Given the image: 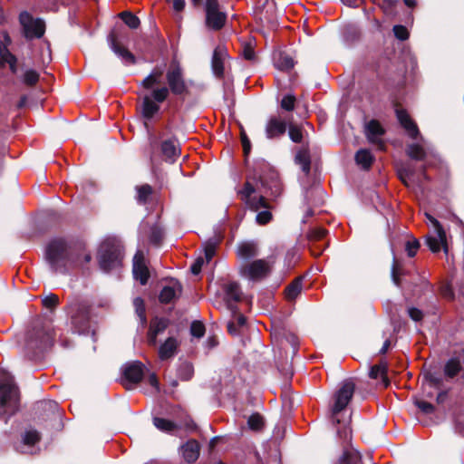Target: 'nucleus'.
I'll list each match as a JSON object with an SVG mask.
<instances>
[{
    "label": "nucleus",
    "mask_w": 464,
    "mask_h": 464,
    "mask_svg": "<svg viewBox=\"0 0 464 464\" xmlns=\"http://www.w3.org/2000/svg\"><path fill=\"white\" fill-rule=\"evenodd\" d=\"M283 192L278 172L266 160L256 161L252 175L237 188L238 198L245 203H267Z\"/></svg>",
    "instance_id": "nucleus-1"
},
{
    "label": "nucleus",
    "mask_w": 464,
    "mask_h": 464,
    "mask_svg": "<svg viewBox=\"0 0 464 464\" xmlns=\"http://www.w3.org/2000/svg\"><path fill=\"white\" fill-rule=\"evenodd\" d=\"M46 259L54 272L64 274L88 264L92 256L82 242L54 238L46 247Z\"/></svg>",
    "instance_id": "nucleus-2"
},
{
    "label": "nucleus",
    "mask_w": 464,
    "mask_h": 464,
    "mask_svg": "<svg viewBox=\"0 0 464 464\" xmlns=\"http://www.w3.org/2000/svg\"><path fill=\"white\" fill-rule=\"evenodd\" d=\"M355 385L350 381H344L334 395V403L331 408L333 421L342 425L337 430L340 438L347 440L351 438V415H345V410L354 393Z\"/></svg>",
    "instance_id": "nucleus-3"
},
{
    "label": "nucleus",
    "mask_w": 464,
    "mask_h": 464,
    "mask_svg": "<svg viewBox=\"0 0 464 464\" xmlns=\"http://www.w3.org/2000/svg\"><path fill=\"white\" fill-rule=\"evenodd\" d=\"M72 330L79 334H95L93 323L90 315V305L84 300L72 299L67 305Z\"/></svg>",
    "instance_id": "nucleus-4"
},
{
    "label": "nucleus",
    "mask_w": 464,
    "mask_h": 464,
    "mask_svg": "<svg viewBox=\"0 0 464 464\" xmlns=\"http://www.w3.org/2000/svg\"><path fill=\"white\" fill-rule=\"evenodd\" d=\"M19 391L9 372L0 369V419L13 415L18 409Z\"/></svg>",
    "instance_id": "nucleus-5"
},
{
    "label": "nucleus",
    "mask_w": 464,
    "mask_h": 464,
    "mask_svg": "<svg viewBox=\"0 0 464 464\" xmlns=\"http://www.w3.org/2000/svg\"><path fill=\"white\" fill-rule=\"evenodd\" d=\"M123 256L121 242L114 237H107L99 247V266L104 272L116 269L121 266Z\"/></svg>",
    "instance_id": "nucleus-6"
},
{
    "label": "nucleus",
    "mask_w": 464,
    "mask_h": 464,
    "mask_svg": "<svg viewBox=\"0 0 464 464\" xmlns=\"http://www.w3.org/2000/svg\"><path fill=\"white\" fill-rule=\"evenodd\" d=\"M53 344V336L41 323H36L24 336V349L28 356L34 357Z\"/></svg>",
    "instance_id": "nucleus-7"
},
{
    "label": "nucleus",
    "mask_w": 464,
    "mask_h": 464,
    "mask_svg": "<svg viewBox=\"0 0 464 464\" xmlns=\"http://www.w3.org/2000/svg\"><path fill=\"white\" fill-rule=\"evenodd\" d=\"M424 215L427 218V225L430 227V232L426 236L427 246L433 253L443 249V251L447 254L449 249L445 230L440 222L429 212L425 211Z\"/></svg>",
    "instance_id": "nucleus-8"
},
{
    "label": "nucleus",
    "mask_w": 464,
    "mask_h": 464,
    "mask_svg": "<svg viewBox=\"0 0 464 464\" xmlns=\"http://www.w3.org/2000/svg\"><path fill=\"white\" fill-rule=\"evenodd\" d=\"M168 82L169 93L172 92L175 95H185L188 92L186 84L183 70L178 63H172L166 73Z\"/></svg>",
    "instance_id": "nucleus-9"
},
{
    "label": "nucleus",
    "mask_w": 464,
    "mask_h": 464,
    "mask_svg": "<svg viewBox=\"0 0 464 464\" xmlns=\"http://www.w3.org/2000/svg\"><path fill=\"white\" fill-rule=\"evenodd\" d=\"M169 97V89L166 86L156 88L151 96H145L142 102V114L146 119H151L160 110L158 103H161Z\"/></svg>",
    "instance_id": "nucleus-10"
},
{
    "label": "nucleus",
    "mask_w": 464,
    "mask_h": 464,
    "mask_svg": "<svg viewBox=\"0 0 464 464\" xmlns=\"http://www.w3.org/2000/svg\"><path fill=\"white\" fill-rule=\"evenodd\" d=\"M239 272L243 277L249 280H260L269 274L270 263L265 259H256L241 265Z\"/></svg>",
    "instance_id": "nucleus-11"
},
{
    "label": "nucleus",
    "mask_w": 464,
    "mask_h": 464,
    "mask_svg": "<svg viewBox=\"0 0 464 464\" xmlns=\"http://www.w3.org/2000/svg\"><path fill=\"white\" fill-rule=\"evenodd\" d=\"M19 20L27 39L40 38L44 35L45 24L42 19H34L29 13L24 12L20 14Z\"/></svg>",
    "instance_id": "nucleus-12"
},
{
    "label": "nucleus",
    "mask_w": 464,
    "mask_h": 464,
    "mask_svg": "<svg viewBox=\"0 0 464 464\" xmlns=\"http://www.w3.org/2000/svg\"><path fill=\"white\" fill-rule=\"evenodd\" d=\"M400 179L408 188L422 189L423 181L427 179L424 170L416 172L411 164H406L398 169Z\"/></svg>",
    "instance_id": "nucleus-13"
},
{
    "label": "nucleus",
    "mask_w": 464,
    "mask_h": 464,
    "mask_svg": "<svg viewBox=\"0 0 464 464\" xmlns=\"http://www.w3.org/2000/svg\"><path fill=\"white\" fill-rule=\"evenodd\" d=\"M206 24L213 30H219L226 22V14L219 11L218 0H205Z\"/></svg>",
    "instance_id": "nucleus-14"
},
{
    "label": "nucleus",
    "mask_w": 464,
    "mask_h": 464,
    "mask_svg": "<svg viewBox=\"0 0 464 464\" xmlns=\"http://www.w3.org/2000/svg\"><path fill=\"white\" fill-rule=\"evenodd\" d=\"M122 384L127 390H130L139 383L144 374V365L140 362L127 363L122 369Z\"/></svg>",
    "instance_id": "nucleus-15"
},
{
    "label": "nucleus",
    "mask_w": 464,
    "mask_h": 464,
    "mask_svg": "<svg viewBox=\"0 0 464 464\" xmlns=\"http://www.w3.org/2000/svg\"><path fill=\"white\" fill-rule=\"evenodd\" d=\"M40 435L35 430H28L22 437L16 450L23 454H35L39 450Z\"/></svg>",
    "instance_id": "nucleus-16"
},
{
    "label": "nucleus",
    "mask_w": 464,
    "mask_h": 464,
    "mask_svg": "<svg viewBox=\"0 0 464 464\" xmlns=\"http://www.w3.org/2000/svg\"><path fill=\"white\" fill-rule=\"evenodd\" d=\"M365 134L371 143L376 145L381 150H384L385 144L382 138L384 134V130L379 121L375 120L370 121L365 126Z\"/></svg>",
    "instance_id": "nucleus-17"
},
{
    "label": "nucleus",
    "mask_w": 464,
    "mask_h": 464,
    "mask_svg": "<svg viewBox=\"0 0 464 464\" xmlns=\"http://www.w3.org/2000/svg\"><path fill=\"white\" fill-rule=\"evenodd\" d=\"M133 276L141 285H146L150 277V272L145 263L143 251L138 250L133 257Z\"/></svg>",
    "instance_id": "nucleus-18"
},
{
    "label": "nucleus",
    "mask_w": 464,
    "mask_h": 464,
    "mask_svg": "<svg viewBox=\"0 0 464 464\" xmlns=\"http://www.w3.org/2000/svg\"><path fill=\"white\" fill-rule=\"evenodd\" d=\"M227 57V51L225 46L218 45L215 48L211 60V68L216 77H223L225 71V62Z\"/></svg>",
    "instance_id": "nucleus-19"
},
{
    "label": "nucleus",
    "mask_w": 464,
    "mask_h": 464,
    "mask_svg": "<svg viewBox=\"0 0 464 464\" xmlns=\"http://www.w3.org/2000/svg\"><path fill=\"white\" fill-rule=\"evenodd\" d=\"M108 43L111 51L121 59L122 63L125 64H133L135 63V56L119 43L113 33L108 35Z\"/></svg>",
    "instance_id": "nucleus-20"
},
{
    "label": "nucleus",
    "mask_w": 464,
    "mask_h": 464,
    "mask_svg": "<svg viewBox=\"0 0 464 464\" xmlns=\"http://www.w3.org/2000/svg\"><path fill=\"white\" fill-rule=\"evenodd\" d=\"M182 291V286L178 280L171 279L160 291L159 299L160 303L169 304L177 299Z\"/></svg>",
    "instance_id": "nucleus-21"
},
{
    "label": "nucleus",
    "mask_w": 464,
    "mask_h": 464,
    "mask_svg": "<svg viewBox=\"0 0 464 464\" xmlns=\"http://www.w3.org/2000/svg\"><path fill=\"white\" fill-rule=\"evenodd\" d=\"M286 122L278 116H272L266 125V136L267 139L278 138L285 134Z\"/></svg>",
    "instance_id": "nucleus-22"
},
{
    "label": "nucleus",
    "mask_w": 464,
    "mask_h": 464,
    "mask_svg": "<svg viewBox=\"0 0 464 464\" xmlns=\"http://www.w3.org/2000/svg\"><path fill=\"white\" fill-rule=\"evenodd\" d=\"M258 245L256 241H242L237 246V256L243 260H248L258 256Z\"/></svg>",
    "instance_id": "nucleus-23"
},
{
    "label": "nucleus",
    "mask_w": 464,
    "mask_h": 464,
    "mask_svg": "<svg viewBox=\"0 0 464 464\" xmlns=\"http://www.w3.org/2000/svg\"><path fill=\"white\" fill-rule=\"evenodd\" d=\"M396 116L401 125L405 129L408 135L411 139H417L419 136V130L417 125L411 121L406 111L402 109H396Z\"/></svg>",
    "instance_id": "nucleus-24"
},
{
    "label": "nucleus",
    "mask_w": 464,
    "mask_h": 464,
    "mask_svg": "<svg viewBox=\"0 0 464 464\" xmlns=\"http://www.w3.org/2000/svg\"><path fill=\"white\" fill-rule=\"evenodd\" d=\"M168 326V322L163 318L151 320L148 332V343L151 346L157 344V336L162 334Z\"/></svg>",
    "instance_id": "nucleus-25"
},
{
    "label": "nucleus",
    "mask_w": 464,
    "mask_h": 464,
    "mask_svg": "<svg viewBox=\"0 0 464 464\" xmlns=\"http://www.w3.org/2000/svg\"><path fill=\"white\" fill-rule=\"evenodd\" d=\"M199 450V444L195 440H190L180 447V453L188 463H193L198 459Z\"/></svg>",
    "instance_id": "nucleus-26"
},
{
    "label": "nucleus",
    "mask_w": 464,
    "mask_h": 464,
    "mask_svg": "<svg viewBox=\"0 0 464 464\" xmlns=\"http://www.w3.org/2000/svg\"><path fill=\"white\" fill-rule=\"evenodd\" d=\"M178 341L174 337H169L159 348L160 360H168L173 357L177 352Z\"/></svg>",
    "instance_id": "nucleus-27"
},
{
    "label": "nucleus",
    "mask_w": 464,
    "mask_h": 464,
    "mask_svg": "<svg viewBox=\"0 0 464 464\" xmlns=\"http://www.w3.org/2000/svg\"><path fill=\"white\" fill-rule=\"evenodd\" d=\"M226 300L230 310L234 311L231 302H238L242 297V291L239 285L236 282L228 283L225 287Z\"/></svg>",
    "instance_id": "nucleus-28"
},
{
    "label": "nucleus",
    "mask_w": 464,
    "mask_h": 464,
    "mask_svg": "<svg viewBox=\"0 0 464 464\" xmlns=\"http://www.w3.org/2000/svg\"><path fill=\"white\" fill-rule=\"evenodd\" d=\"M161 152L166 160L173 162L179 156V150L175 140H167L161 143Z\"/></svg>",
    "instance_id": "nucleus-29"
},
{
    "label": "nucleus",
    "mask_w": 464,
    "mask_h": 464,
    "mask_svg": "<svg viewBox=\"0 0 464 464\" xmlns=\"http://www.w3.org/2000/svg\"><path fill=\"white\" fill-rule=\"evenodd\" d=\"M355 162L364 169H368L372 162L373 156L369 150L361 149L355 154Z\"/></svg>",
    "instance_id": "nucleus-30"
},
{
    "label": "nucleus",
    "mask_w": 464,
    "mask_h": 464,
    "mask_svg": "<svg viewBox=\"0 0 464 464\" xmlns=\"http://www.w3.org/2000/svg\"><path fill=\"white\" fill-rule=\"evenodd\" d=\"M221 241V236L214 237L209 238L207 242L204 243V255L206 262H210L213 256L216 254V249Z\"/></svg>",
    "instance_id": "nucleus-31"
},
{
    "label": "nucleus",
    "mask_w": 464,
    "mask_h": 464,
    "mask_svg": "<svg viewBox=\"0 0 464 464\" xmlns=\"http://www.w3.org/2000/svg\"><path fill=\"white\" fill-rule=\"evenodd\" d=\"M161 77L162 70L156 68L141 82V85L145 89H151L154 85L160 83Z\"/></svg>",
    "instance_id": "nucleus-32"
},
{
    "label": "nucleus",
    "mask_w": 464,
    "mask_h": 464,
    "mask_svg": "<svg viewBox=\"0 0 464 464\" xmlns=\"http://www.w3.org/2000/svg\"><path fill=\"white\" fill-rule=\"evenodd\" d=\"M275 64L279 70L287 71L295 66V62L287 53H280L278 57L276 58Z\"/></svg>",
    "instance_id": "nucleus-33"
},
{
    "label": "nucleus",
    "mask_w": 464,
    "mask_h": 464,
    "mask_svg": "<svg viewBox=\"0 0 464 464\" xmlns=\"http://www.w3.org/2000/svg\"><path fill=\"white\" fill-rule=\"evenodd\" d=\"M295 161L297 164H299L301 166L302 170L305 174L309 173L311 161H310L309 151L306 149L301 150L297 152V154L295 156Z\"/></svg>",
    "instance_id": "nucleus-34"
},
{
    "label": "nucleus",
    "mask_w": 464,
    "mask_h": 464,
    "mask_svg": "<svg viewBox=\"0 0 464 464\" xmlns=\"http://www.w3.org/2000/svg\"><path fill=\"white\" fill-rule=\"evenodd\" d=\"M462 370L460 362L459 359L452 358L448 361L445 365L444 372L449 378H453Z\"/></svg>",
    "instance_id": "nucleus-35"
},
{
    "label": "nucleus",
    "mask_w": 464,
    "mask_h": 464,
    "mask_svg": "<svg viewBox=\"0 0 464 464\" xmlns=\"http://www.w3.org/2000/svg\"><path fill=\"white\" fill-rule=\"evenodd\" d=\"M302 291V279L296 278L285 288V296L288 300H294Z\"/></svg>",
    "instance_id": "nucleus-36"
},
{
    "label": "nucleus",
    "mask_w": 464,
    "mask_h": 464,
    "mask_svg": "<svg viewBox=\"0 0 464 464\" xmlns=\"http://www.w3.org/2000/svg\"><path fill=\"white\" fill-rule=\"evenodd\" d=\"M341 464H362L361 455L356 450H346L340 459Z\"/></svg>",
    "instance_id": "nucleus-37"
},
{
    "label": "nucleus",
    "mask_w": 464,
    "mask_h": 464,
    "mask_svg": "<svg viewBox=\"0 0 464 464\" xmlns=\"http://www.w3.org/2000/svg\"><path fill=\"white\" fill-rule=\"evenodd\" d=\"M407 154L413 160H420L426 156L424 148L420 144H411L407 148Z\"/></svg>",
    "instance_id": "nucleus-38"
},
{
    "label": "nucleus",
    "mask_w": 464,
    "mask_h": 464,
    "mask_svg": "<svg viewBox=\"0 0 464 464\" xmlns=\"http://www.w3.org/2000/svg\"><path fill=\"white\" fill-rule=\"evenodd\" d=\"M120 17L124 22V24L128 25L130 29H137L140 24V21L138 18V16H136L130 12H122L120 14Z\"/></svg>",
    "instance_id": "nucleus-39"
},
{
    "label": "nucleus",
    "mask_w": 464,
    "mask_h": 464,
    "mask_svg": "<svg viewBox=\"0 0 464 464\" xmlns=\"http://www.w3.org/2000/svg\"><path fill=\"white\" fill-rule=\"evenodd\" d=\"M133 305L135 307L136 314L140 318L141 325H145L147 323V318L145 314L144 301L140 297H136L133 300Z\"/></svg>",
    "instance_id": "nucleus-40"
},
{
    "label": "nucleus",
    "mask_w": 464,
    "mask_h": 464,
    "mask_svg": "<svg viewBox=\"0 0 464 464\" xmlns=\"http://www.w3.org/2000/svg\"><path fill=\"white\" fill-rule=\"evenodd\" d=\"M137 191V199L139 201H147L150 198V196L152 194L153 189L151 186L148 184H144L141 186L136 187Z\"/></svg>",
    "instance_id": "nucleus-41"
},
{
    "label": "nucleus",
    "mask_w": 464,
    "mask_h": 464,
    "mask_svg": "<svg viewBox=\"0 0 464 464\" xmlns=\"http://www.w3.org/2000/svg\"><path fill=\"white\" fill-rule=\"evenodd\" d=\"M193 375V367L188 362H183L180 364L178 370V376L182 381H188Z\"/></svg>",
    "instance_id": "nucleus-42"
},
{
    "label": "nucleus",
    "mask_w": 464,
    "mask_h": 464,
    "mask_svg": "<svg viewBox=\"0 0 464 464\" xmlns=\"http://www.w3.org/2000/svg\"><path fill=\"white\" fill-rule=\"evenodd\" d=\"M153 423L157 429L162 431H171L175 428V424L163 418H154Z\"/></svg>",
    "instance_id": "nucleus-43"
},
{
    "label": "nucleus",
    "mask_w": 464,
    "mask_h": 464,
    "mask_svg": "<svg viewBox=\"0 0 464 464\" xmlns=\"http://www.w3.org/2000/svg\"><path fill=\"white\" fill-rule=\"evenodd\" d=\"M39 81V73L34 70H26L23 75L24 83L33 86Z\"/></svg>",
    "instance_id": "nucleus-44"
},
{
    "label": "nucleus",
    "mask_w": 464,
    "mask_h": 464,
    "mask_svg": "<svg viewBox=\"0 0 464 464\" xmlns=\"http://www.w3.org/2000/svg\"><path fill=\"white\" fill-rule=\"evenodd\" d=\"M247 424L251 430H259L264 425L263 417L259 414H252L248 418Z\"/></svg>",
    "instance_id": "nucleus-45"
},
{
    "label": "nucleus",
    "mask_w": 464,
    "mask_h": 464,
    "mask_svg": "<svg viewBox=\"0 0 464 464\" xmlns=\"http://www.w3.org/2000/svg\"><path fill=\"white\" fill-rule=\"evenodd\" d=\"M288 134L292 141L300 143L303 140V133L300 127L290 125L288 128Z\"/></svg>",
    "instance_id": "nucleus-46"
},
{
    "label": "nucleus",
    "mask_w": 464,
    "mask_h": 464,
    "mask_svg": "<svg viewBox=\"0 0 464 464\" xmlns=\"http://www.w3.org/2000/svg\"><path fill=\"white\" fill-rule=\"evenodd\" d=\"M13 61H16L15 55H14L4 44H0V62L2 63H8Z\"/></svg>",
    "instance_id": "nucleus-47"
},
{
    "label": "nucleus",
    "mask_w": 464,
    "mask_h": 464,
    "mask_svg": "<svg viewBox=\"0 0 464 464\" xmlns=\"http://www.w3.org/2000/svg\"><path fill=\"white\" fill-rule=\"evenodd\" d=\"M52 56H51V49L48 43H44L42 45V52L39 58V62L42 64H47L51 62Z\"/></svg>",
    "instance_id": "nucleus-48"
},
{
    "label": "nucleus",
    "mask_w": 464,
    "mask_h": 464,
    "mask_svg": "<svg viewBox=\"0 0 464 464\" xmlns=\"http://www.w3.org/2000/svg\"><path fill=\"white\" fill-rule=\"evenodd\" d=\"M407 314L409 317L416 323L421 322L424 316L423 312L420 309L414 306H409L407 308Z\"/></svg>",
    "instance_id": "nucleus-49"
},
{
    "label": "nucleus",
    "mask_w": 464,
    "mask_h": 464,
    "mask_svg": "<svg viewBox=\"0 0 464 464\" xmlns=\"http://www.w3.org/2000/svg\"><path fill=\"white\" fill-rule=\"evenodd\" d=\"M295 97L292 94L285 95L281 101L282 109L291 111L295 109Z\"/></svg>",
    "instance_id": "nucleus-50"
},
{
    "label": "nucleus",
    "mask_w": 464,
    "mask_h": 464,
    "mask_svg": "<svg viewBox=\"0 0 464 464\" xmlns=\"http://www.w3.org/2000/svg\"><path fill=\"white\" fill-rule=\"evenodd\" d=\"M163 236V230L158 227H154L151 228L150 240L152 244L159 245L161 242Z\"/></svg>",
    "instance_id": "nucleus-51"
},
{
    "label": "nucleus",
    "mask_w": 464,
    "mask_h": 464,
    "mask_svg": "<svg viewBox=\"0 0 464 464\" xmlns=\"http://www.w3.org/2000/svg\"><path fill=\"white\" fill-rule=\"evenodd\" d=\"M392 31L394 33L395 37L401 41L407 40L409 37V32L407 28L403 25H394Z\"/></svg>",
    "instance_id": "nucleus-52"
},
{
    "label": "nucleus",
    "mask_w": 464,
    "mask_h": 464,
    "mask_svg": "<svg viewBox=\"0 0 464 464\" xmlns=\"http://www.w3.org/2000/svg\"><path fill=\"white\" fill-rule=\"evenodd\" d=\"M190 333L193 336L200 338L205 334V326L200 322H193L190 326Z\"/></svg>",
    "instance_id": "nucleus-53"
},
{
    "label": "nucleus",
    "mask_w": 464,
    "mask_h": 464,
    "mask_svg": "<svg viewBox=\"0 0 464 464\" xmlns=\"http://www.w3.org/2000/svg\"><path fill=\"white\" fill-rule=\"evenodd\" d=\"M272 219V213L270 210H263L257 213L256 220L259 225H266Z\"/></svg>",
    "instance_id": "nucleus-54"
},
{
    "label": "nucleus",
    "mask_w": 464,
    "mask_h": 464,
    "mask_svg": "<svg viewBox=\"0 0 464 464\" xmlns=\"http://www.w3.org/2000/svg\"><path fill=\"white\" fill-rule=\"evenodd\" d=\"M415 405L425 414H430L434 411V406L427 401L417 400Z\"/></svg>",
    "instance_id": "nucleus-55"
},
{
    "label": "nucleus",
    "mask_w": 464,
    "mask_h": 464,
    "mask_svg": "<svg viewBox=\"0 0 464 464\" xmlns=\"http://www.w3.org/2000/svg\"><path fill=\"white\" fill-rule=\"evenodd\" d=\"M59 299L56 295L50 294L43 299V304L50 309L54 308L58 304Z\"/></svg>",
    "instance_id": "nucleus-56"
},
{
    "label": "nucleus",
    "mask_w": 464,
    "mask_h": 464,
    "mask_svg": "<svg viewBox=\"0 0 464 464\" xmlns=\"http://www.w3.org/2000/svg\"><path fill=\"white\" fill-rule=\"evenodd\" d=\"M385 374V367L382 365H374L370 370V377L372 379H377L379 377H384Z\"/></svg>",
    "instance_id": "nucleus-57"
},
{
    "label": "nucleus",
    "mask_w": 464,
    "mask_h": 464,
    "mask_svg": "<svg viewBox=\"0 0 464 464\" xmlns=\"http://www.w3.org/2000/svg\"><path fill=\"white\" fill-rule=\"evenodd\" d=\"M419 247H420V243L417 239H413L412 241H408L406 244V250H407L408 256L411 257L414 256Z\"/></svg>",
    "instance_id": "nucleus-58"
},
{
    "label": "nucleus",
    "mask_w": 464,
    "mask_h": 464,
    "mask_svg": "<svg viewBox=\"0 0 464 464\" xmlns=\"http://www.w3.org/2000/svg\"><path fill=\"white\" fill-rule=\"evenodd\" d=\"M326 235V230L324 228H315L312 230L309 234V237L312 240H319L324 237Z\"/></svg>",
    "instance_id": "nucleus-59"
},
{
    "label": "nucleus",
    "mask_w": 464,
    "mask_h": 464,
    "mask_svg": "<svg viewBox=\"0 0 464 464\" xmlns=\"http://www.w3.org/2000/svg\"><path fill=\"white\" fill-rule=\"evenodd\" d=\"M204 264V258L198 257L196 259V261L193 263V265L190 267L191 273L193 275H198L201 271L202 266Z\"/></svg>",
    "instance_id": "nucleus-60"
},
{
    "label": "nucleus",
    "mask_w": 464,
    "mask_h": 464,
    "mask_svg": "<svg viewBox=\"0 0 464 464\" xmlns=\"http://www.w3.org/2000/svg\"><path fill=\"white\" fill-rule=\"evenodd\" d=\"M313 194H315L316 197L318 198V200L324 202V199H325V196H326V193L325 191L324 190V188L320 186H314L313 188H312V191H311Z\"/></svg>",
    "instance_id": "nucleus-61"
},
{
    "label": "nucleus",
    "mask_w": 464,
    "mask_h": 464,
    "mask_svg": "<svg viewBox=\"0 0 464 464\" xmlns=\"http://www.w3.org/2000/svg\"><path fill=\"white\" fill-rule=\"evenodd\" d=\"M243 55L245 59L252 61L255 59V51L250 45H246L243 49Z\"/></svg>",
    "instance_id": "nucleus-62"
},
{
    "label": "nucleus",
    "mask_w": 464,
    "mask_h": 464,
    "mask_svg": "<svg viewBox=\"0 0 464 464\" xmlns=\"http://www.w3.org/2000/svg\"><path fill=\"white\" fill-rule=\"evenodd\" d=\"M148 382L155 389L156 392L160 391V383L155 374H150Z\"/></svg>",
    "instance_id": "nucleus-63"
},
{
    "label": "nucleus",
    "mask_w": 464,
    "mask_h": 464,
    "mask_svg": "<svg viewBox=\"0 0 464 464\" xmlns=\"http://www.w3.org/2000/svg\"><path fill=\"white\" fill-rule=\"evenodd\" d=\"M227 330L233 335L238 334L239 333V327L236 324L234 321L228 322Z\"/></svg>",
    "instance_id": "nucleus-64"
}]
</instances>
